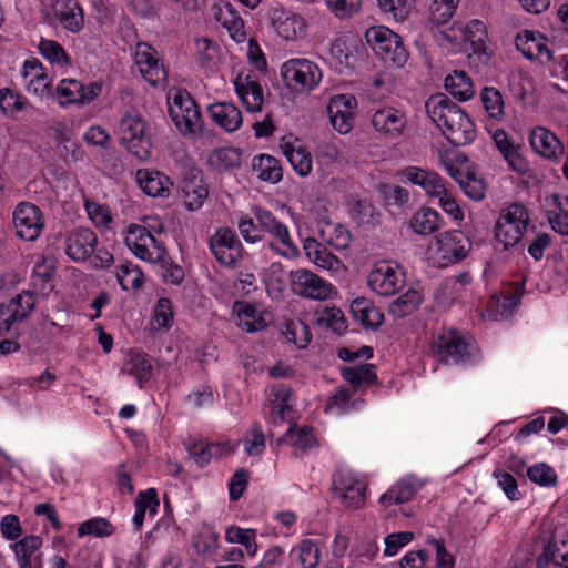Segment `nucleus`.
<instances>
[{"label": "nucleus", "mask_w": 568, "mask_h": 568, "mask_svg": "<svg viewBox=\"0 0 568 568\" xmlns=\"http://www.w3.org/2000/svg\"><path fill=\"white\" fill-rule=\"evenodd\" d=\"M444 85L446 91L459 101H467L475 93L473 82L464 71H454L447 75Z\"/></svg>", "instance_id": "f704fd0d"}, {"label": "nucleus", "mask_w": 568, "mask_h": 568, "mask_svg": "<svg viewBox=\"0 0 568 568\" xmlns=\"http://www.w3.org/2000/svg\"><path fill=\"white\" fill-rule=\"evenodd\" d=\"M326 2L335 16L341 19L349 18L361 8V0H326Z\"/></svg>", "instance_id": "338daca9"}, {"label": "nucleus", "mask_w": 568, "mask_h": 568, "mask_svg": "<svg viewBox=\"0 0 568 568\" xmlns=\"http://www.w3.org/2000/svg\"><path fill=\"white\" fill-rule=\"evenodd\" d=\"M473 345L455 329L439 335L433 343L432 349L443 364H466L471 361Z\"/></svg>", "instance_id": "423d86ee"}, {"label": "nucleus", "mask_w": 568, "mask_h": 568, "mask_svg": "<svg viewBox=\"0 0 568 568\" xmlns=\"http://www.w3.org/2000/svg\"><path fill=\"white\" fill-rule=\"evenodd\" d=\"M254 214L262 231L265 230L290 250L296 251L290 237L287 227L275 219L272 212L261 207H254Z\"/></svg>", "instance_id": "c85d7f7f"}, {"label": "nucleus", "mask_w": 568, "mask_h": 568, "mask_svg": "<svg viewBox=\"0 0 568 568\" xmlns=\"http://www.w3.org/2000/svg\"><path fill=\"white\" fill-rule=\"evenodd\" d=\"M234 85L237 95L247 111H261L263 104V88L257 81L252 80L251 75H246L244 83L240 75L235 79Z\"/></svg>", "instance_id": "bb28decb"}, {"label": "nucleus", "mask_w": 568, "mask_h": 568, "mask_svg": "<svg viewBox=\"0 0 568 568\" xmlns=\"http://www.w3.org/2000/svg\"><path fill=\"white\" fill-rule=\"evenodd\" d=\"M252 168L257 172V178L265 182L275 184L283 178V169L280 161L268 154L254 156Z\"/></svg>", "instance_id": "7c9ffc66"}, {"label": "nucleus", "mask_w": 568, "mask_h": 568, "mask_svg": "<svg viewBox=\"0 0 568 568\" xmlns=\"http://www.w3.org/2000/svg\"><path fill=\"white\" fill-rule=\"evenodd\" d=\"M443 222L436 210L423 206L413 214L409 226L416 234L426 236L438 231Z\"/></svg>", "instance_id": "cd10ccee"}, {"label": "nucleus", "mask_w": 568, "mask_h": 568, "mask_svg": "<svg viewBox=\"0 0 568 568\" xmlns=\"http://www.w3.org/2000/svg\"><path fill=\"white\" fill-rule=\"evenodd\" d=\"M186 449L200 467H205L212 460L209 443L204 444L202 440H194L186 446Z\"/></svg>", "instance_id": "774afa93"}, {"label": "nucleus", "mask_w": 568, "mask_h": 568, "mask_svg": "<svg viewBox=\"0 0 568 568\" xmlns=\"http://www.w3.org/2000/svg\"><path fill=\"white\" fill-rule=\"evenodd\" d=\"M54 16L70 32L78 33L83 28L84 13L77 0H58L54 6Z\"/></svg>", "instance_id": "412c9836"}, {"label": "nucleus", "mask_w": 568, "mask_h": 568, "mask_svg": "<svg viewBox=\"0 0 568 568\" xmlns=\"http://www.w3.org/2000/svg\"><path fill=\"white\" fill-rule=\"evenodd\" d=\"M458 0H434L432 14L438 23H446L455 13Z\"/></svg>", "instance_id": "680f3d73"}, {"label": "nucleus", "mask_w": 568, "mask_h": 568, "mask_svg": "<svg viewBox=\"0 0 568 568\" xmlns=\"http://www.w3.org/2000/svg\"><path fill=\"white\" fill-rule=\"evenodd\" d=\"M294 293L313 300H325L329 296L331 285L318 275L300 268L290 274Z\"/></svg>", "instance_id": "9b49d317"}, {"label": "nucleus", "mask_w": 568, "mask_h": 568, "mask_svg": "<svg viewBox=\"0 0 568 568\" xmlns=\"http://www.w3.org/2000/svg\"><path fill=\"white\" fill-rule=\"evenodd\" d=\"M493 140L511 170L521 174L528 170L527 161L518 152V146L509 140L503 129L495 131Z\"/></svg>", "instance_id": "393cba45"}, {"label": "nucleus", "mask_w": 568, "mask_h": 568, "mask_svg": "<svg viewBox=\"0 0 568 568\" xmlns=\"http://www.w3.org/2000/svg\"><path fill=\"white\" fill-rule=\"evenodd\" d=\"M169 114L182 134L203 130L200 108L186 90L176 91L173 103L169 105Z\"/></svg>", "instance_id": "7ed1b4c3"}, {"label": "nucleus", "mask_w": 568, "mask_h": 568, "mask_svg": "<svg viewBox=\"0 0 568 568\" xmlns=\"http://www.w3.org/2000/svg\"><path fill=\"white\" fill-rule=\"evenodd\" d=\"M152 263L160 264L161 267L164 271V278L165 281H169L172 284H181L184 278V270L176 264L169 255L168 253H164L162 250V253L160 256H155L152 261Z\"/></svg>", "instance_id": "8fccbe9b"}, {"label": "nucleus", "mask_w": 568, "mask_h": 568, "mask_svg": "<svg viewBox=\"0 0 568 568\" xmlns=\"http://www.w3.org/2000/svg\"><path fill=\"white\" fill-rule=\"evenodd\" d=\"M486 26L480 20H471L465 30V40L471 45L476 54L486 52Z\"/></svg>", "instance_id": "37998d69"}, {"label": "nucleus", "mask_w": 568, "mask_h": 568, "mask_svg": "<svg viewBox=\"0 0 568 568\" xmlns=\"http://www.w3.org/2000/svg\"><path fill=\"white\" fill-rule=\"evenodd\" d=\"M480 100L489 118L500 121L504 116V100L499 90L485 87L480 92Z\"/></svg>", "instance_id": "4c0bfd02"}, {"label": "nucleus", "mask_w": 568, "mask_h": 568, "mask_svg": "<svg viewBox=\"0 0 568 568\" xmlns=\"http://www.w3.org/2000/svg\"><path fill=\"white\" fill-rule=\"evenodd\" d=\"M438 252L446 263L455 264L467 257L471 242L458 230L448 231L436 236Z\"/></svg>", "instance_id": "f8f14e48"}, {"label": "nucleus", "mask_w": 568, "mask_h": 568, "mask_svg": "<svg viewBox=\"0 0 568 568\" xmlns=\"http://www.w3.org/2000/svg\"><path fill=\"white\" fill-rule=\"evenodd\" d=\"M122 142L129 152L140 160H146L151 154L152 141L145 131V123L141 115H125L120 122Z\"/></svg>", "instance_id": "39448f33"}, {"label": "nucleus", "mask_w": 568, "mask_h": 568, "mask_svg": "<svg viewBox=\"0 0 568 568\" xmlns=\"http://www.w3.org/2000/svg\"><path fill=\"white\" fill-rule=\"evenodd\" d=\"M136 182L149 196H169L172 182L159 171L138 170Z\"/></svg>", "instance_id": "a878e982"}, {"label": "nucleus", "mask_w": 568, "mask_h": 568, "mask_svg": "<svg viewBox=\"0 0 568 568\" xmlns=\"http://www.w3.org/2000/svg\"><path fill=\"white\" fill-rule=\"evenodd\" d=\"M538 33L539 32H534L531 30H524L517 34L515 40L516 49L530 61H532V55L536 50L535 47Z\"/></svg>", "instance_id": "4d7b16f0"}, {"label": "nucleus", "mask_w": 568, "mask_h": 568, "mask_svg": "<svg viewBox=\"0 0 568 568\" xmlns=\"http://www.w3.org/2000/svg\"><path fill=\"white\" fill-rule=\"evenodd\" d=\"M65 254L75 262H84L94 252L98 244L97 234L89 227H78L65 237Z\"/></svg>", "instance_id": "ddd939ff"}, {"label": "nucleus", "mask_w": 568, "mask_h": 568, "mask_svg": "<svg viewBox=\"0 0 568 568\" xmlns=\"http://www.w3.org/2000/svg\"><path fill=\"white\" fill-rule=\"evenodd\" d=\"M43 540L40 536L29 535L13 544V550L20 568H42L40 549Z\"/></svg>", "instance_id": "f3484780"}, {"label": "nucleus", "mask_w": 568, "mask_h": 568, "mask_svg": "<svg viewBox=\"0 0 568 568\" xmlns=\"http://www.w3.org/2000/svg\"><path fill=\"white\" fill-rule=\"evenodd\" d=\"M300 562L303 568H315L318 565L320 549L313 540H302L300 545Z\"/></svg>", "instance_id": "6e6d98bb"}, {"label": "nucleus", "mask_w": 568, "mask_h": 568, "mask_svg": "<svg viewBox=\"0 0 568 568\" xmlns=\"http://www.w3.org/2000/svg\"><path fill=\"white\" fill-rule=\"evenodd\" d=\"M115 531V527L110 520L102 517H95L82 523L78 528V536L91 535L94 537H109Z\"/></svg>", "instance_id": "79ce46f5"}, {"label": "nucleus", "mask_w": 568, "mask_h": 568, "mask_svg": "<svg viewBox=\"0 0 568 568\" xmlns=\"http://www.w3.org/2000/svg\"><path fill=\"white\" fill-rule=\"evenodd\" d=\"M379 194L387 205L402 206L409 200V192L405 187L395 184H381Z\"/></svg>", "instance_id": "603ef678"}, {"label": "nucleus", "mask_w": 568, "mask_h": 568, "mask_svg": "<svg viewBox=\"0 0 568 568\" xmlns=\"http://www.w3.org/2000/svg\"><path fill=\"white\" fill-rule=\"evenodd\" d=\"M126 246L139 258L152 262L154 253L150 251V242H153V234L143 225L130 224L124 239Z\"/></svg>", "instance_id": "6ab92c4d"}, {"label": "nucleus", "mask_w": 568, "mask_h": 568, "mask_svg": "<svg viewBox=\"0 0 568 568\" xmlns=\"http://www.w3.org/2000/svg\"><path fill=\"white\" fill-rule=\"evenodd\" d=\"M16 234L26 241H34L40 236L44 226L41 210L33 203L21 202L13 211Z\"/></svg>", "instance_id": "1a4fd4ad"}, {"label": "nucleus", "mask_w": 568, "mask_h": 568, "mask_svg": "<svg viewBox=\"0 0 568 568\" xmlns=\"http://www.w3.org/2000/svg\"><path fill=\"white\" fill-rule=\"evenodd\" d=\"M282 333L288 342L294 343L298 348H305L312 341L308 326L300 320L286 322Z\"/></svg>", "instance_id": "58836bf2"}, {"label": "nucleus", "mask_w": 568, "mask_h": 568, "mask_svg": "<svg viewBox=\"0 0 568 568\" xmlns=\"http://www.w3.org/2000/svg\"><path fill=\"white\" fill-rule=\"evenodd\" d=\"M459 186L474 201H481L485 197L487 185L484 179L477 178L474 172H465V180L459 181Z\"/></svg>", "instance_id": "09e8293b"}, {"label": "nucleus", "mask_w": 568, "mask_h": 568, "mask_svg": "<svg viewBox=\"0 0 568 568\" xmlns=\"http://www.w3.org/2000/svg\"><path fill=\"white\" fill-rule=\"evenodd\" d=\"M341 375L352 385L354 390L363 384L372 385L377 382L376 366L374 364H359L354 367L345 366L341 369Z\"/></svg>", "instance_id": "72a5a7b5"}, {"label": "nucleus", "mask_w": 568, "mask_h": 568, "mask_svg": "<svg viewBox=\"0 0 568 568\" xmlns=\"http://www.w3.org/2000/svg\"><path fill=\"white\" fill-rule=\"evenodd\" d=\"M281 74L285 85L292 91L314 89L322 79L321 69L306 59H291L283 63Z\"/></svg>", "instance_id": "20e7f679"}, {"label": "nucleus", "mask_w": 568, "mask_h": 568, "mask_svg": "<svg viewBox=\"0 0 568 568\" xmlns=\"http://www.w3.org/2000/svg\"><path fill=\"white\" fill-rule=\"evenodd\" d=\"M199 64L209 67L216 55L217 45L209 38L195 39Z\"/></svg>", "instance_id": "bf43d9fd"}, {"label": "nucleus", "mask_w": 568, "mask_h": 568, "mask_svg": "<svg viewBox=\"0 0 568 568\" xmlns=\"http://www.w3.org/2000/svg\"><path fill=\"white\" fill-rule=\"evenodd\" d=\"M373 304L365 297H357L351 304V314L355 321H358L364 327L372 326L369 322V312Z\"/></svg>", "instance_id": "69168bd1"}, {"label": "nucleus", "mask_w": 568, "mask_h": 568, "mask_svg": "<svg viewBox=\"0 0 568 568\" xmlns=\"http://www.w3.org/2000/svg\"><path fill=\"white\" fill-rule=\"evenodd\" d=\"M526 230H521L519 225H513L507 222H497L495 227V236L498 242L504 244V250L515 246L524 236Z\"/></svg>", "instance_id": "49530a36"}, {"label": "nucleus", "mask_w": 568, "mask_h": 568, "mask_svg": "<svg viewBox=\"0 0 568 568\" xmlns=\"http://www.w3.org/2000/svg\"><path fill=\"white\" fill-rule=\"evenodd\" d=\"M324 313L325 316L318 320V324H325L338 335L344 334L347 329V321L343 312L337 307H326Z\"/></svg>", "instance_id": "5fc2aeb1"}, {"label": "nucleus", "mask_w": 568, "mask_h": 568, "mask_svg": "<svg viewBox=\"0 0 568 568\" xmlns=\"http://www.w3.org/2000/svg\"><path fill=\"white\" fill-rule=\"evenodd\" d=\"M552 199L559 212L548 217L549 223L555 232L568 235V196L561 197L555 194Z\"/></svg>", "instance_id": "de8ad7c7"}, {"label": "nucleus", "mask_w": 568, "mask_h": 568, "mask_svg": "<svg viewBox=\"0 0 568 568\" xmlns=\"http://www.w3.org/2000/svg\"><path fill=\"white\" fill-rule=\"evenodd\" d=\"M28 105V99L20 93L9 88L0 90V110L3 113L13 116L16 113L26 110Z\"/></svg>", "instance_id": "ea45409f"}, {"label": "nucleus", "mask_w": 568, "mask_h": 568, "mask_svg": "<svg viewBox=\"0 0 568 568\" xmlns=\"http://www.w3.org/2000/svg\"><path fill=\"white\" fill-rule=\"evenodd\" d=\"M497 222H507L513 225H519L521 230H527L529 222L527 209L521 203H513Z\"/></svg>", "instance_id": "864d4df0"}, {"label": "nucleus", "mask_w": 568, "mask_h": 568, "mask_svg": "<svg viewBox=\"0 0 568 568\" xmlns=\"http://www.w3.org/2000/svg\"><path fill=\"white\" fill-rule=\"evenodd\" d=\"M241 163L242 151L239 148H220L214 150L209 156V164L219 172L239 169Z\"/></svg>", "instance_id": "2f4dec72"}, {"label": "nucleus", "mask_w": 568, "mask_h": 568, "mask_svg": "<svg viewBox=\"0 0 568 568\" xmlns=\"http://www.w3.org/2000/svg\"><path fill=\"white\" fill-rule=\"evenodd\" d=\"M332 493L346 508H359L364 505L366 484L349 473L337 471L333 475Z\"/></svg>", "instance_id": "6e6552de"}, {"label": "nucleus", "mask_w": 568, "mask_h": 568, "mask_svg": "<svg viewBox=\"0 0 568 568\" xmlns=\"http://www.w3.org/2000/svg\"><path fill=\"white\" fill-rule=\"evenodd\" d=\"M428 116L455 145L469 144L476 136L475 124L466 112L444 93L432 95L425 103Z\"/></svg>", "instance_id": "f257e3e1"}, {"label": "nucleus", "mask_w": 568, "mask_h": 568, "mask_svg": "<svg viewBox=\"0 0 568 568\" xmlns=\"http://www.w3.org/2000/svg\"><path fill=\"white\" fill-rule=\"evenodd\" d=\"M283 154L291 163L295 172L301 176H306L312 171V155L302 148H295L292 143L286 142L281 145Z\"/></svg>", "instance_id": "c9c22d12"}, {"label": "nucleus", "mask_w": 568, "mask_h": 568, "mask_svg": "<svg viewBox=\"0 0 568 568\" xmlns=\"http://www.w3.org/2000/svg\"><path fill=\"white\" fill-rule=\"evenodd\" d=\"M422 301V294L417 290L409 288L389 304L388 314L396 320L404 318L413 314Z\"/></svg>", "instance_id": "473e14b6"}, {"label": "nucleus", "mask_w": 568, "mask_h": 568, "mask_svg": "<svg viewBox=\"0 0 568 568\" xmlns=\"http://www.w3.org/2000/svg\"><path fill=\"white\" fill-rule=\"evenodd\" d=\"M399 174L412 184L423 187L428 196L446 195L445 180L435 171L408 166L402 170Z\"/></svg>", "instance_id": "dca6fc26"}, {"label": "nucleus", "mask_w": 568, "mask_h": 568, "mask_svg": "<svg viewBox=\"0 0 568 568\" xmlns=\"http://www.w3.org/2000/svg\"><path fill=\"white\" fill-rule=\"evenodd\" d=\"M406 124V119L399 110L387 106L377 110L372 118L374 129L390 138H398Z\"/></svg>", "instance_id": "a211bd4d"}, {"label": "nucleus", "mask_w": 568, "mask_h": 568, "mask_svg": "<svg viewBox=\"0 0 568 568\" xmlns=\"http://www.w3.org/2000/svg\"><path fill=\"white\" fill-rule=\"evenodd\" d=\"M303 248L306 256L317 266L332 270L338 263V258L314 237H307Z\"/></svg>", "instance_id": "e433bc0d"}, {"label": "nucleus", "mask_w": 568, "mask_h": 568, "mask_svg": "<svg viewBox=\"0 0 568 568\" xmlns=\"http://www.w3.org/2000/svg\"><path fill=\"white\" fill-rule=\"evenodd\" d=\"M415 0H378L381 9L385 12H392L395 19H405L410 10Z\"/></svg>", "instance_id": "13d9d810"}, {"label": "nucleus", "mask_w": 568, "mask_h": 568, "mask_svg": "<svg viewBox=\"0 0 568 568\" xmlns=\"http://www.w3.org/2000/svg\"><path fill=\"white\" fill-rule=\"evenodd\" d=\"M184 203L190 211H195L203 205L209 195V189L204 183L203 173L196 168L185 171L182 181Z\"/></svg>", "instance_id": "4468645a"}, {"label": "nucleus", "mask_w": 568, "mask_h": 568, "mask_svg": "<svg viewBox=\"0 0 568 568\" xmlns=\"http://www.w3.org/2000/svg\"><path fill=\"white\" fill-rule=\"evenodd\" d=\"M38 49L40 53L51 63H55L61 67L71 65V58L59 42L54 40L42 39Z\"/></svg>", "instance_id": "a19ab883"}, {"label": "nucleus", "mask_w": 568, "mask_h": 568, "mask_svg": "<svg viewBox=\"0 0 568 568\" xmlns=\"http://www.w3.org/2000/svg\"><path fill=\"white\" fill-rule=\"evenodd\" d=\"M357 100L354 95L337 94L331 98L326 111L332 126L342 134L348 133L354 125Z\"/></svg>", "instance_id": "9d476101"}, {"label": "nucleus", "mask_w": 568, "mask_h": 568, "mask_svg": "<svg viewBox=\"0 0 568 568\" xmlns=\"http://www.w3.org/2000/svg\"><path fill=\"white\" fill-rule=\"evenodd\" d=\"M368 284L377 294L388 296L398 291L400 280L393 267L389 265H383L369 273Z\"/></svg>", "instance_id": "b1692460"}, {"label": "nucleus", "mask_w": 568, "mask_h": 568, "mask_svg": "<svg viewBox=\"0 0 568 568\" xmlns=\"http://www.w3.org/2000/svg\"><path fill=\"white\" fill-rule=\"evenodd\" d=\"M528 478L540 486H555L557 484V474L552 467L546 463L536 464L527 469Z\"/></svg>", "instance_id": "3c124183"}, {"label": "nucleus", "mask_w": 568, "mask_h": 568, "mask_svg": "<svg viewBox=\"0 0 568 568\" xmlns=\"http://www.w3.org/2000/svg\"><path fill=\"white\" fill-rule=\"evenodd\" d=\"M414 532L412 531L389 534L385 538L384 554L386 556H394L402 547L410 542L414 539Z\"/></svg>", "instance_id": "0e129e2a"}, {"label": "nucleus", "mask_w": 568, "mask_h": 568, "mask_svg": "<svg viewBox=\"0 0 568 568\" xmlns=\"http://www.w3.org/2000/svg\"><path fill=\"white\" fill-rule=\"evenodd\" d=\"M101 90L102 84L99 82L84 85L77 79H62L55 89L54 97L62 106L68 104L84 105L95 100Z\"/></svg>", "instance_id": "0eeeda50"}, {"label": "nucleus", "mask_w": 568, "mask_h": 568, "mask_svg": "<svg viewBox=\"0 0 568 568\" xmlns=\"http://www.w3.org/2000/svg\"><path fill=\"white\" fill-rule=\"evenodd\" d=\"M271 21L278 36L285 40L296 38L305 29V23L301 17L280 8L271 11Z\"/></svg>", "instance_id": "4be33fe9"}, {"label": "nucleus", "mask_w": 568, "mask_h": 568, "mask_svg": "<svg viewBox=\"0 0 568 568\" xmlns=\"http://www.w3.org/2000/svg\"><path fill=\"white\" fill-rule=\"evenodd\" d=\"M531 148L548 160H557L564 154V145L558 138L545 128L532 130L530 135Z\"/></svg>", "instance_id": "aec40b11"}, {"label": "nucleus", "mask_w": 568, "mask_h": 568, "mask_svg": "<svg viewBox=\"0 0 568 568\" xmlns=\"http://www.w3.org/2000/svg\"><path fill=\"white\" fill-rule=\"evenodd\" d=\"M207 112L211 119L226 132H234L242 124V113L233 103H212L207 106Z\"/></svg>", "instance_id": "5701e85b"}, {"label": "nucleus", "mask_w": 568, "mask_h": 568, "mask_svg": "<svg viewBox=\"0 0 568 568\" xmlns=\"http://www.w3.org/2000/svg\"><path fill=\"white\" fill-rule=\"evenodd\" d=\"M365 40L376 55L386 64L402 68L408 60L402 37L384 26L371 27L365 32Z\"/></svg>", "instance_id": "f03ea898"}, {"label": "nucleus", "mask_w": 568, "mask_h": 568, "mask_svg": "<svg viewBox=\"0 0 568 568\" xmlns=\"http://www.w3.org/2000/svg\"><path fill=\"white\" fill-rule=\"evenodd\" d=\"M116 278L122 290L129 291L140 288L144 283L142 270L136 265L122 264Z\"/></svg>", "instance_id": "a18cd8bd"}, {"label": "nucleus", "mask_w": 568, "mask_h": 568, "mask_svg": "<svg viewBox=\"0 0 568 568\" xmlns=\"http://www.w3.org/2000/svg\"><path fill=\"white\" fill-rule=\"evenodd\" d=\"M250 471L240 468L237 469L229 481L230 499L235 501L241 498L248 485Z\"/></svg>", "instance_id": "052dcab7"}, {"label": "nucleus", "mask_w": 568, "mask_h": 568, "mask_svg": "<svg viewBox=\"0 0 568 568\" xmlns=\"http://www.w3.org/2000/svg\"><path fill=\"white\" fill-rule=\"evenodd\" d=\"M135 59L141 74L152 87H156L166 80L168 73L156 58V51L151 45L140 43Z\"/></svg>", "instance_id": "2eb2a0df"}, {"label": "nucleus", "mask_w": 568, "mask_h": 568, "mask_svg": "<svg viewBox=\"0 0 568 568\" xmlns=\"http://www.w3.org/2000/svg\"><path fill=\"white\" fill-rule=\"evenodd\" d=\"M250 434L252 439L245 443V450L248 455L257 456L265 448V435L262 426L257 422L252 423Z\"/></svg>", "instance_id": "e2e57ef3"}, {"label": "nucleus", "mask_w": 568, "mask_h": 568, "mask_svg": "<svg viewBox=\"0 0 568 568\" xmlns=\"http://www.w3.org/2000/svg\"><path fill=\"white\" fill-rule=\"evenodd\" d=\"M152 369L153 367L148 354L135 349H131L128 353V359L124 363L123 371L134 375L140 387H142L144 382H148L151 378Z\"/></svg>", "instance_id": "c756f323"}, {"label": "nucleus", "mask_w": 568, "mask_h": 568, "mask_svg": "<svg viewBox=\"0 0 568 568\" xmlns=\"http://www.w3.org/2000/svg\"><path fill=\"white\" fill-rule=\"evenodd\" d=\"M290 442L293 446L306 450L315 443L314 435L307 427L297 428L296 424H291L286 433L278 439V443Z\"/></svg>", "instance_id": "c03bdc74"}]
</instances>
